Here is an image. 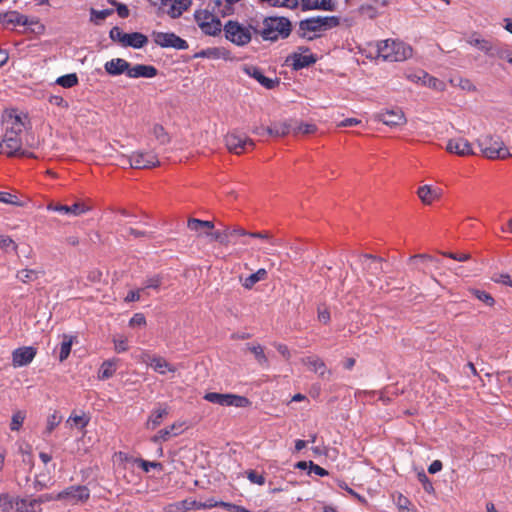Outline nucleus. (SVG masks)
Segmentation results:
<instances>
[{
    "label": "nucleus",
    "mask_w": 512,
    "mask_h": 512,
    "mask_svg": "<svg viewBox=\"0 0 512 512\" xmlns=\"http://www.w3.org/2000/svg\"><path fill=\"white\" fill-rule=\"evenodd\" d=\"M417 476H418V480L422 483L424 490L427 493H431L434 490V488H433L431 481L427 477L426 473L424 471H422V472H419Z\"/></svg>",
    "instance_id": "nucleus-61"
},
{
    "label": "nucleus",
    "mask_w": 512,
    "mask_h": 512,
    "mask_svg": "<svg viewBox=\"0 0 512 512\" xmlns=\"http://www.w3.org/2000/svg\"><path fill=\"white\" fill-rule=\"evenodd\" d=\"M14 506L17 512H35L37 501L29 498H16L14 499Z\"/></svg>",
    "instance_id": "nucleus-36"
},
{
    "label": "nucleus",
    "mask_w": 512,
    "mask_h": 512,
    "mask_svg": "<svg viewBox=\"0 0 512 512\" xmlns=\"http://www.w3.org/2000/svg\"><path fill=\"white\" fill-rule=\"evenodd\" d=\"M292 31L291 21L286 17H265L258 33L263 41L276 42L289 37Z\"/></svg>",
    "instance_id": "nucleus-1"
},
{
    "label": "nucleus",
    "mask_w": 512,
    "mask_h": 512,
    "mask_svg": "<svg viewBox=\"0 0 512 512\" xmlns=\"http://www.w3.org/2000/svg\"><path fill=\"white\" fill-rule=\"evenodd\" d=\"M150 366L154 369L155 372L164 375L167 372H176V367L167 362L163 357L153 356L150 359Z\"/></svg>",
    "instance_id": "nucleus-32"
},
{
    "label": "nucleus",
    "mask_w": 512,
    "mask_h": 512,
    "mask_svg": "<svg viewBox=\"0 0 512 512\" xmlns=\"http://www.w3.org/2000/svg\"><path fill=\"white\" fill-rule=\"evenodd\" d=\"M169 414V410L167 406H159L158 408H155L149 415L147 422H146V428L154 430L156 427H158L163 419Z\"/></svg>",
    "instance_id": "nucleus-27"
},
{
    "label": "nucleus",
    "mask_w": 512,
    "mask_h": 512,
    "mask_svg": "<svg viewBox=\"0 0 512 512\" xmlns=\"http://www.w3.org/2000/svg\"><path fill=\"white\" fill-rule=\"evenodd\" d=\"M243 71L249 77L255 79L260 85H262L266 89H273L280 84V79L278 77L269 78L266 77L261 68L254 65H245L243 67Z\"/></svg>",
    "instance_id": "nucleus-16"
},
{
    "label": "nucleus",
    "mask_w": 512,
    "mask_h": 512,
    "mask_svg": "<svg viewBox=\"0 0 512 512\" xmlns=\"http://www.w3.org/2000/svg\"><path fill=\"white\" fill-rule=\"evenodd\" d=\"M512 50L505 44H495L490 57H497L507 61L511 56Z\"/></svg>",
    "instance_id": "nucleus-44"
},
{
    "label": "nucleus",
    "mask_w": 512,
    "mask_h": 512,
    "mask_svg": "<svg viewBox=\"0 0 512 512\" xmlns=\"http://www.w3.org/2000/svg\"><path fill=\"white\" fill-rule=\"evenodd\" d=\"M477 142L482 154L488 159H506L511 156L509 149L499 137L484 135Z\"/></svg>",
    "instance_id": "nucleus-5"
},
{
    "label": "nucleus",
    "mask_w": 512,
    "mask_h": 512,
    "mask_svg": "<svg viewBox=\"0 0 512 512\" xmlns=\"http://www.w3.org/2000/svg\"><path fill=\"white\" fill-rule=\"evenodd\" d=\"M26 419V411L17 410L12 414L10 422L11 431H19Z\"/></svg>",
    "instance_id": "nucleus-43"
},
{
    "label": "nucleus",
    "mask_w": 512,
    "mask_h": 512,
    "mask_svg": "<svg viewBox=\"0 0 512 512\" xmlns=\"http://www.w3.org/2000/svg\"><path fill=\"white\" fill-rule=\"evenodd\" d=\"M16 277L23 283L32 282L38 278V271L34 269H23L17 272Z\"/></svg>",
    "instance_id": "nucleus-47"
},
{
    "label": "nucleus",
    "mask_w": 512,
    "mask_h": 512,
    "mask_svg": "<svg viewBox=\"0 0 512 512\" xmlns=\"http://www.w3.org/2000/svg\"><path fill=\"white\" fill-rule=\"evenodd\" d=\"M114 349L117 353L126 352L129 349L128 339L123 335L113 337Z\"/></svg>",
    "instance_id": "nucleus-51"
},
{
    "label": "nucleus",
    "mask_w": 512,
    "mask_h": 512,
    "mask_svg": "<svg viewBox=\"0 0 512 512\" xmlns=\"http://www.w3.org/2000/svg\"><path fill=\"white\" fill-rule=\"evenodd\" d=\"M249 237L266 240L270 245V247H268L264 250V252L267 254H274L275 251H274L273 247L281 246L283 244V241L281 239L272 237L266 231L265 232H250Z\"/></svg>",
    "instance_id": "nucleus-33"
},
{
    "label": "nucleus",
    "mask_w": 512,
    "mask_h": 512,
    "mask_svg": "<svg viewBox=\"0 0 512 512\" xmlns=\"http://www.w3.org/2000/svg\"><path fill=\"white\" fill-rule=\"evenodd\" d=\"M126 33L118 26L113 27L109 32V37L112 41L123 44Z\"/></svg>",
    "instance_id": "nucleus-59"
},
{
    "label": "nucleus",
    "mask_w": 512,
    "mask_h": 512,
    "mask_svg": "<svg viewBox=\"0 0 512 512\" xmlns=\"http://www.w3.org/2000/svg\"><path fill=\"white\" fill-rule=\"evenodd\" d=\"M182 425L174 423L169 427L159 430L154 436L151 437V441L155 444H161L168 441L171 437L177 436L180 433Z\"/></svg>",
    "instance_id": "nucleus-26"
},
{
    "label": "nucleus",
    "mask_w": 512,
    "mask_h": 512,
    "mask_svg": "<svg viewBox=\"0 0 512 512\" xmlns=\"http://www.w3.org/2000/svg\"><path fill=\"white\" fill-rule=\"evenodd\" d=\"M47 210L62 213V214L79 216V215H82V214L86 213L87 211H89L90 208L88 206H86L84 203H80V202L74 203L71 206L49 203L47 205Z\"/></svg>",
    "instance_id": "nucleus-18"
},
{
    "label": "nucleus",
    "mask_w": 512,
    "mask_h": 512,
    "mask_svg": "<svg viewBox=\"0 0 512 512\" xmlns=\"http://www.w3.org/2000/svg\"><path fill=\"white\" fill-rule=\"evenodd\" d=\"M248 349L254 354L255 359L259 364L263 365L267 363V357L261 345H248Z\"/></svg>",
    "instance_id": "nucleus-52"
},
{
    "label": "nucleus",
    "mask_w": 512,
    "mask_h": 512,
    "mask_svg": "<svg viewBox=\"0 0 512 512\" xmlns=\"http://www.w3.org/2000/svg\"><path fill=\"white\" fill-rule=\"evenodd\" d=\"M421 77H422L421 84L423 86H426V87L431 88L438 92H442L446 89V84L444 81H442L434 76H431L430 74H428L425 71H421Z\"/></svg>",
    "instance_id": "nucleus-34"
},
{
    "label": "nucleus",
    "mask_w": 512,
    "mask_h": 512,
    "mask_svg": "<svg viewBox=\"0 0 512 512\" xmlns=\"http://www.w3.org/2000/svg\"><path fill=\"white\" fill-rule=\"evenodd\" d=\"M234 4L222 1V0H213L210 4L212 12L218 17H227L234 13Z\"/></svg>",
    "instance_id": "nucleus-31"
},
{
    "label": "nucleus",
    "mask_w": 512,
    "mask_h": 512,
    "mask_svg": "<svg viewBox=\"0 0 512 512\" xmlns=\"http://www.w3.org/2000/svg\"><path fill=\"white\" fill-rule=\"evenodd\" d=\"M74 341V337L71 335L64 334L62 342L60 343L59 360L63 362L66 360L71 352V347Z\"/></svg>",
    "instance_id": "nucleus-40"
},
{
    "label": "nucleus",
    "mask_w": 512,
    "mask_h": 512,
    "mask_svg": "<svg viewBox=\"0 0 512 512\" xmlns=\"http://www.w3.org/2000/svg\"><path fill=\"white\" fill-rule=\"evenodd\" d=\"M79 82L78 76L76 73H70L63 76H60L56 79L55 83L63 88H72L76 86Z\"/></svg>",
    "instance_id": "nucleus-42"
},
{
    "label": "nucleus",
    "mask_w": 512,
    "mask_h": 512,
    "mask_svg": "<svg viewBox=\"0 0 512 512\" xmlns=\"http://www.w3.org/2000/svg\"><path fill=\"white\" fill-rule=\"evenodd\" d=\"M148 43L146 35L140 32L126 33L122 46L140 49Z\"/></svg>",
    "instance_id": "nucleus-28"
},
{
    "label": "nucleus",
    "mask_w": 512,
    "mask_h": 512,
    "mask_svg": "<svg viewBox=\"0 0 512 512\" xmlns=\"http://www.w3.org/2000/svg\"><path fill=\"white\" fill-rule=\"evenodd\" d=\"M187 227L198 235H206V232H210L214 229V223L212 221L200 220L196 218H190L187 221Z\"/></svg>",
    "instance_id": "nucleus-30"
},
{
    "label": "nucleus",
    "mask_w": 512,
    "mask_h": 512,
    "mask_svg": "<svg viewBox=\"0 0 512 512\" xmlns=\"http://www.w3.org/2000/svg\"><path fill=\"white\" fill-rule=\"evenodd\" d=\"M195 504V501H189L186 499L179 502L168 504L167 506L164 507L163 512H187L191 510Z\"/></svg>",
    "instance_id": "nucleus-39"
},
{
    "label": "nucleus",
    "mask_w": 512,
    "mask_h": 512,
    "mask_svg": "<svg viewBox=\"0 0 512 512\" xmlns=\"http://www.w3.org/2000/svg\"><path fill=\"white\" fill-rule=\"evenodd\" d=\"M0 248L6 252L9 251V249H11L12 251H16L17 245L11 237L6 235H0Z\"/></svg>",
    "instance_id": "nucleus-57"
},
{
    "label": "nucleus",
    "mask_w": 512,
    "mask_h": 512,
    "mask_svg": "<svg viewBox=\"0 0 512 512\" xmlns=\"http://www.w3.org/2000/svg\"><path fill=\"white\" fill-rule=\"evenodd\" d=\"M191 5V0H161V6L171 18H179Z\"/></svg>",
    "instance_id": "nucleus-19"
},
{
    "label": "nucleus",
    "mask_w": 512,
    "mask_h": 512,
    "mask_svg": "<svg viewBox=\"0 0 512 512\" xmlns=\"http://www.w3.org/2000/svg\"><path fill=\"white\" fill-rule=\"evenodd\" d=\"M56 498L70 505L84 504L90 498V490L84 485H72L57 493Z\"/></svg>",
    "instance_id": "nucleus-9"
},
{
    "label": "nucleus",
    "mask_w": 512,
    "mask_h": 512,
    "mask_svg": "<svg viewBox=\"0 0 512 512\" xmlns=\"http://www.w3.org/2000/svg\"><path fill=\"white\" fill-rule=\"evenodd\" d=\"M0 23L5 27L12 26V28L25 26L27 30L33 33H42L44 31V25L37 18H29L18 11L1 13Z\"/></svg>",
    "instance_id": "nucleus-4"
},
{
    "label": "nucleus",
    "mask_w": 512,
    "mask_h": 512,
    "mask_svg": "<svg viewBox=\"0 0 512 512\" xmlns=\"http://www.w3.org/2000/svg\"><path fill=\"white\" fill-rule=\"evenodd\" d=\"M204 399L210 403L228 407L234 406L238 408H245L251 404L250 400L247 397L232 393L222 394L216 392H209L204 395Z\"/></svg>",
    "instance_id": "nucleus-10"
},
{
    "label": "nucleus",
    "mask_w": 512,
    "mask_h": 512,
    "mask_svg": "<svg viewBox=\"0 0 512 512\" xmlns=\"http://www.w3.org/2000/svg\"><path fill=\"white\" fill-rule=\"evenodd\" d=\"M291 126L288 122H275L270 127H267L266 132L270 136L282 137L289 134Z\"/></svg>",
    "instance_id": "nucleus-35"
},
{
    "label": "nucleus",
    "mask_w": 512,
    "mask_h": 512,
    "mask_svg": "<svg viewBox=\"0 0 512 512\" xmlns=\"http://www.w3.org/2000/svg\"><path fill=\"white\" fill-rule=\"evenodd\" d=\"M36 353V349L32 346H25L15 349L12 352V365L15 368L27 366L33 361Z\"/></svg>",
    "instance_id": "nucleus-17"
},
{
    "label": "nucleus",
    "mask_w": 512,
    "mask_h": 512,
    "mask_svg": "<svg viewBox=\"0 0 512 512\" xmlns=\"http://www.w3.org/2000/svg\"><path fill=\"white\" fill-rule=\"evenodd\" d=\"M301 362L307 366V368L324 378L326 374H330L325 362L318 356L312 355L302 358Z\"/></svg>",
    "instance_id": "nucleus-22"
},
{
    "label": "nucleus",
    "mask_w": 512,
    "mask_h": 512,
    "mask_svg": "<svg viewBox=\"0 0 512 512\" xmlns=\"http://www.w3.org/2000/svg\"><path fill=\"white\" fill-rule=\"evenodd\" d=\"M152 133L155 136V138L161 143L166 144L169 142L168 134L166 133L163 126L156 124L153 126Z\"/></svg>",
    "instance_id": "nucleus-55"
},
{
    "label": "nucleus",
    "mask_w": 512,
    "mask_h": 512,
    "mask_svg": "<svg viewBox=\"0 0 512 512\" xmlns=\"http://www.w3.org/2000/svg\"><path fill=\"white\" fill-rule=\"evenodd\" d=\"M292 61V67L294 70H300L308 67L316 62V57L312 53H294L287 61Z\"/></svg>",
    "instance_id": "nucleus-25"
},
{
    "label": "nucleus",
    "mask_w": 512,
    "mask_h": 512,
    "mask_svg": "<svg viewBox=\"0 0 512 512\" xmlns=\"http://www.w3.org/2000/svg\"><path fill=\"white\" fill-rule=\"evenodd\" d=\"M412 56V48L408 44L399 41L386 39L377 44V57L384 61L400 62Z\"/></svg>",
    "instance_id": "nucleus-2"
},
{
    "label": "nucleus",
    "mask_w": 512,
    "mask_h": 512,
    "mask_svg": "<svg viewBox=\"0 0 512 512\" xmlns=\"http://www.w3.org/2000/svg\"><path fill=\"white\" fill-rule=\"evenodd\" d=\"M225 145L229 152L240 155L249 149H253L255 143L245 133L232 130L225 136Z\"/></svg>",
    "instance_id": "nucleus-8"
},
{
    "label": "nucleus",
    "mask_w": 512,
    "mask_h": 512,
    "mask_svg": "<svg viewBox=\"0 0 512 512\" xmlns=\"http://www.w3.org/2000/svg\"><path fill=\"white\" fill-rule=\"evenodd\" d=\"M1 153L11 157V156H26L32 157L33 154L29 153L25 150H22V139L21 135H9V133H5L0 143Z\"/></svg>",
    "instance_id": "nucleus-11"
},
{
    "label": "nucleus",
    "mask_w": 512,
    "mask_h": 512,
    "mask_svg": "<svg viewBox=\"0 0 512 512\" xmlns=\"http://www.w3.org/2000/svg\"><path fill=\"white\" fill-rule=\"evenodd\" d=\"M317 127L314 124L310 123H300L297 127L293 129L294 134H312L316 132Z\"/></svg>",
    "instance_id": "nucleus-56"
},
{
    "label": "nucleus",
    "mask_w": 512,
    "mask_h": 512,
    "mask_svg": "<svg viewBox=\"0 0 512 512\" xmlns=\"http://www.w3.org/2000/svg\"><path fill=\"white\" fill-rule=\"evenodd\" d=\"M450 83L468 92L476 91V86L467 78L451 79Z\"/></svg>",
    "instance_id": "nucleus-53"
},
{
    "label": "nucleus",
    "mask_w": 512,
    "mask_h": 512,
    "mask_svg": "<svg viewBox=\"0 0 512 512\" xmlns=\"http://www.w3.org/2000/svg\"><path fill=\"white\" fill-rule=\"evenodd\" d=\"M134 169H149L159 165V160L153 151H135L130 156H123L120 162Z\"/></svg>",
    "instance_id": "nucleus-6"
},
{
    "label": "nucleus",
    "mask_w": 512,
    "mask_h": 512,
    "mask_svg": "<svg viewBox=\"0 0 512 512\" xmlns=\"http://www.w3.org/2000/svg\"><path fill=\"white\" fill-rule=\"evenodd\" d=\"M194 19L201 31L206 35L217 36L222 30L221 21L212 11L197 10L194 13Z\"/></svg>",
    "instance_id": "nucleus-7"
},
{
    "label": "nucleus",
    "mask_w": 512,
    "mask_h": 512,
    "mask_svg": "<svg viewBox=\"0 0 512 512\" xmlns=\"http://www.w3.org/2000/svg\"><path fill=\"white\" fill-rule=\"evenodd\" d=\"M26 119L27 115L24 113H16L15 111L7 112L3 116L5 133H9V135H21L25 129Z\"/></svg>",
    "instance_id": "nucleus-13"
},
{
    "label": "nucleus",
    "mask_w": 512,
    "mask_h": 512,
    "mask_svg": "<svg viewBox=\"0 0 512 512\" xmlns=\"http://www.w3.org/2000/svg\"><path fill=\"white\" fill-rule=\"evenodd\" d=\"M337 24L338 20L335 17H311L300 22V29L304 32H319Z\"/></svg>",
    "instance_id": "nucleus-14"
},
{
    "label": "nucleus",
    "mask_w": 512,
    "mask_h": 512,
    "mask_svg": "<svg viewBox=\"0 0 512 512\" xmlns=\"http://www.w3.org/2000/svg\"><path fill=\"white\" fill-rule=\"evenodd\" d=\"M146 324V318L144 314L142 313H136L133 315V317L129 320V326L135 327V326H144Z\"/></svg>",
    "instance_id": "nucleus-63"
},
{
    "label": "nucleus",
    "mask_w": 512,
    "mask_h": 512,
    "mask_svg": "<svg viewBox=\"0 0 512 512\" xmlns=\"http://www.w3.org/2000/svg\"><path fill=\"white\" fill-rule=\"evenodd\" d=\"M471 293L480 301L485 303L487 306H493L495 301L494 298L487 292L479 289H473Z\"/></svg>",
    "instance_id": "nucleus-54"
},
{
    "label": "nucleus",
    "mask_w": 512,
    "mask_h": 512,
    "mask_svg": "<svg viewBox=\"0 0 512 512\" xmlns=\"http://www.w3.org/2000/svg\"><path fill=\"white\" fill-rule=\"evenodd\" d=\"M134 463L137 464L144 472L148 473L151 468L158 469L159 471L163 470V465L160 462L155 461H147L142 458L134 459Z\"/></svg>",
    "instance_id": "nucleus-46"
},
{
    "label": "nucleus",
    "mask_w": 512,
    "mask_h": 512,
    "mask_svg": "<svg viewBox=\"0 0 512 512\" xmlns=\"http://www.w3.org/2000/svg\"><path fill=\"white\" fill-rule=\"evenodd\" d=\"M208 506L209 507L219 506V507H221L227 511H231V512H251L244 506H240V505H236V504L228 503V502H223V501L215 502L214 504H209Z\"/></svg>",
    "instance_id": "nucleus-49"
},
{
    "label": "nucleus",
    "mask_w": 512,
    "mask_h": 512,
    "mask_svg": "<svg viewBox=\"0 0 512 512\" xmlns=\"http://www.w3.org/2000/svg\"><path fill=\"white\" fill-rule=\"evenodd\" d=\"M225 37L236 46H245L252 40V35H257L258 26L252 23L243 25L238 21L229 20L223 27Z\"/></svg>",
    "instance_id": "nucleus-3"
},
{
    "label": "nucleus",
    "mask_w": 512,
    "mask_h": 512,
    "mask_svg": "<svg viewBox=\"0 0 512 512\" xmlns=\"http://www.w3.org/2000/svg\"><path fill=\"white\" fill-rule=\"evenodd\" d=\"M246 476H247L248 480L253 484H257L260 486L265 484V477L262 474H259L254 470H248L246 472Z\"/></svg>",
    "instance_id": "nucleus-60"
},
{
    "label": "nucleus",
    "mask_w": 512,
    "mask_h": 512,
    "mask_svg": "<svg viewBox=\"0 0 512 512\" xmlns=\"http://www.w3.org/2000/svg\"><path fill=\"white\" fill-rule=\"evenodd\" d=\"M61 421L62 416L57 411H54L47 418L45 433L50 434L61 423Z\"/></svg>",
    "instance_id": "nucleus-50"
},
{
    "label": "nucleus",
    "mask_w": 512,
    "mask_h": 512,
    "mask_svg": "<svg viewBox=\"0 0 512 512\" xmlns=\"http://www.w3.org/2000/svg\"><path fill=\"white\" fill-rule=\"evenodd\" d=\"M219 56L218 49L209 48L206 50H202L195 54L196 58H217Z\"/></svg>",
    "instance_id": "nucleus-62"
},
{
    "label": "nucleus",
    "mask_w": 512,
    "mask_h": 512,
    "mask_svg": "<svg viewBox=\"0 0 512 512\" xmlns=\"http://www.w3.org/2000/svg\"><path fill=\"white\" fill-rule=\"evenodd\" d=\"M267 277V271L263 268L257 270L255 273H252L248 277L245 278L243 282V287L246 289H251L257 282L265 280Z\"/></svg>",
    "instance_id": "nucleus-41"
},
{
    "label": "nucleus",
    "mask_w": 512,
    "mask_h": 512,
    "mask_svg": "<svg viewBox=\"0 0 512 512\" xmlns=\"http://www.w3.org/2000/svg\"><path fill=\"white\" fill-rule=\"evenodd\" d=\"M161 284L162 277L160 275H153L145 279L143 286L141 287V290H143L144 292L147 289L158 290Z\"/></svg>",
    "instance_id": "nucleus-48"
},
{
    "label": "nucleus",
    "mask_w": 512,
    "mask_h": 512,
    "mask_svg": "<svg viewBox=\"0 0 512 512\" xmlns=\"http://www.w3.org/2000/svg\"><path fill=\"white\" fill-rule=\"evenodd\" d=\"M468 43L477 49L483 51L486 55L490 56L493 48L495 46L494 43H492L489 40L481 39L479 37L472 36L468 39Z\"/></svg>",
    "instance_id": "nucleus-38"
},
{
    "label": "nucleus",
    "mask_w": 512,
    "mask_h": 512,
    "mask_svg": "<svg viewBox=\"0 0 512 512\" xmlns=\"http://www.w3.org/2000/svg\"><path fill=\"white\" fill-rule=\"evenodd\" d=\"M374 119L389 127L402 126L406 123L405 114L400 108L378 112Z\"/></svg>",
    "instance_id": "nucleus-15"
},
{
    "label": "nucleus",
    "mask_w": 512,
    "mask_h": 512,
    "mask_svg": "<svg viewBox=\"0 0 512 512\" xmlns=\"http://www.w3.org/2000/svg\"><path fill=\"white\" fill-rule=\"evenodd\" d=\"M154 42L162 48H174L176 50H186L188 42L173 32H153Z\"/></svg>",
    "instance_id": "nucleus-12"
},
{
    "label": "nucleus",
    "mask_w": 512,
    "mask_h": 512,
    "mask_svg": "<svg viewBox=\"0 0 512 512\" xmlns=\"http://www.w3.org/2000/svg\"><path fill=\"white\" fill-rule=\"evenodd\" d=\"M48 102L51 104V105H54V106H57V107H60L62 109H65L67 110L69 108V103L68 101H66L62 96L60 95H50L48 97Z\"/></svg>",
    "instance_id": "nucleus-58"
},
{
    "label": "nucleus",
    "mask_w": 512,
    "mask_h": 512,
    "mask_svg": "<svg viewBox=\"0 0 512 512\" xmlns=\"http://www.w3.org/2000/svg\"><path fill=\"white\" fill-rule=\"evenodd\" d=\"M446 150L458 156L474 154L470 142L462 137L450 139L447 143Z\"/></svg>",
    "instance_id": "nucleus-20"
},
{
    "label": "nucleus",
    "mask_w": 512,
    "mask_h": 512,
    "mask_svg": "<svg viewBox=\"0 0 512 512\" xmlns=\"http://www.w3.org/2000/svg\"><path fill=\"white\" fill-rule=\"evenodd\" d=\"M417 195L423 204L431 205L441 198L442 190L431 185H423L418 188Z\"/></svg>",
    "instance_id": "nucleus-21"
},
{
    "label": "nucleus",
    "mask_w": 512,
    "mask_h": 512,
    "mask_svg": "<svg viewBox=\"0 0 512 512\" xmlns=\"http://www.w3.org/2000/svg\"><path fill=\"white\" fill-rule=\"evenodd\" d=\"M206 236L211 237L212 240L218 241L222 245H228L230 243V234L229 229L224 231H210L206 232Z\"/></svg>",
    "instance_id": "nucleus-45"
},
{
    "label": "nucleus",
    "mask_w": 512,
    "mask_h": 512,
    "mask_svg": "<svg viewBox=\"0 0 512 512\" xmlns=\"http://www.w3.org/2000/svg\"><path fill=\"white\" fill-rule=\"evenodd\" d=\"M116 363V359L104 361L99 369L98 379L106 380L111 378L116 372Z\"/></svg>",
    "instance_id": "nucleus-37"
},
{
    "label": "nucleus",
    "mask_w": 512,
    "mask_h": 512,
    "mask_svg": "<svg viewBox=\"0 0 512 512\" xmlns=\"http://www.w3.org/2000/svg\"><path fill=\"white\" fill-rule=\"evenodd\" d=\"M70 421H73V423L75 425H79L81 429H84L89 423L88 418H86L84 416H79V415H71L69 417V419L67 420V422H70Z\"/></svg>",
    "instance_id": "nucleus-64"
},
{
    "label": "nucleus",
    "mask_w": 512,
    "mask_h": 512,
    "mask_svg": "<svg viewBox=\"0 0 512 512\" xmlns=\"http://www.w3.org/2000/svg\"><path fill=\"white\" fill-rule=\"evenodd\" d=\"M360 260L363 268L368 270L371 274L377 275L382 271L381 258L370 254H364L361 256Z\"/></svg>",
    "instance_id": "nucleus-29"
},
{
    "label": "nucleus",
    "mask_w": 512,
    "mask_h": 512,
    "mask_svg": "<svg viewBox=\"0 0 512 512\" xmlns=\"http://www.w3.org/2000/svg\"><path fill=\"white\" fill-rule=\"evenodd\" d=\"M157 69L152 65L137 64L129 65L127 76L129 78H153L157 75Z\"/></svg>",
    "instance_id": "nucleus-23"
},
{
    "label": "nucleus",
    "mask_w": 512,
    "mask_h": 512,
    "mask_svg": "<svg viewBox=\"0 0 512 512\" xmlns=\"http://www.w3.org/2000/svg\"><path fill=\"white\" fill-rule=\"evenodd\" d=\"M130 63L122 58H113L104 65L105 71L111 76H118L123 73L127 75Z\"/></svg>",
    "instance_id": "nucleus-24"
}]
</instances>
